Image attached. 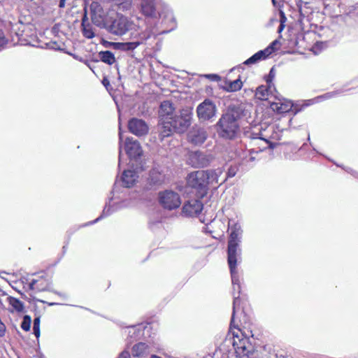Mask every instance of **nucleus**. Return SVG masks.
<instances>
[{
  "label": "nucleus",
  "instance_id": "51",
  "mask_svg": "<svg viewBox=\"0 0 358 358\" xmlns=\"http://www.w3.org/2000/svg\"><path fill=\"white\" fill-rule=\"evenodd\" d=\"M284 24H282V22H281L280 25L278 27V32H281L284 29Z\"/></svg>",
  "mask_w": 358,
  "mask_h": 358
},
{
  "label": "nucleus",
  "instance_id": "52",
  "mask_svg": "<svg viewBox=\"0 0 358 358\" xmlns=\"http://www.w3.org/2000/svg\"><path fill=\"white\" fill-rule=\"evenodd\" d=\"M121 155H122V150H121V145L120 146V152H119V166H120L121 163Z\"/></svg>",
  "mask_w": 358,
  "mask_h": 358
},
{
  "label": "nucleus",
  "instance_id": "5",
  "mask_svg": "<svg viewBox=\"0 0 358 358\" xmlns=\"http://www.w3.org/2000/svg\"><path fill=\"white\" fill-rule=\"evenodd\" d=\"M216 111L215 104L209 99H206L196 108V114L200 122L210 120L215 115Z\"/></svg>",
  "mask_w": 358,
  "mask_h": 358
},
{
  "label": "nucleus",
  "instance_id": "8",
  "mask_svg": "<svg viewBox=\"0 0 358 358\" xmlns=\"http://www.w3.org/2000/svg\"><path fill=\"white\" fill-rule=\"evenodd\" d=\"M213 157L201 151H194L189 153L188 162L194 167H205L213 161Z\"/></svg>",
  "mask_w": 358,
  "mask_h": 358
},
{
  "label": "nucleus",
  "instance_id": "27",
  "mask_svg": "<svg viewBox=\"0 0 358 358\" xmlns=\"http://www.w3.org/2000/svg\"><path fill=\"white\" fill-rule=\"evenodd\" d=\"M243 83L240 79L233 81H225V85L223 88L227 92H236L241 89Z\"/></svg>",
  "mask_w": 358,
  "mask_h": 358
},
{
  "label": "nucleus",
  "instance_id": "55",
  "mask_svg": "<svg viewBox=\"0 0 358 358\" xmlns=\"http://www.w3.org/2000/svg\"><path fill=\"white\" fill-rule=\"evenodd\" d=\"M225 180H226V178H225V179H223L222 182H220V184H221V183H222L223 182H224V181H225Z\"/></svg>",
  "mask_w": 358,
  "mask_h": 358
},
{
  "label": "nucleus",
  "instance_id": "20",
  "mask_svg": "<svg viewBox=\"0 0 358 358\" xmlns=\"http://www.w3.org/2000/svg\"><path fill=\"white\" fill-rule=\"evenodd\" d=\"M165 181V176L158 169H152L150 171L148 182L152 186H159Z\"/></svg>",
  "mask_w": 358,
  "mask_h": 358
},
{
  "label": "nucleus",
  "instance_id": "2",
  "mask_svg": "<svg viewBox=\"0 0 358 358\" xmlns=\"http://www.w3.org/2000/svg\"><path fill=\"white\" fill-rule=\"evenodd\" d=\"M192 108H186L180 110L179 114H175L169 121H165L159 126V132L162 139L170 136L173 131L185 132L191 124L192 117Z\"/></svg>",
  "mask_w": 358,
  "mask_h": 358
},
{
  "label": "nucleus",
  "instance_id": "44",
  "mask_svg": "<svg viewBox=\"0 0 358 358\" xmlns=\"http://www.w3.org/2000/svg\"><path fill=\"white\" fill-rule=\"evenodd\" d=\"M261 140H264L267 144H268V146L270 149H273L274 148L276 147L277 145V143H271V141H269L267 139H265V138H260Z\"/></svg>",
  "mask_w": 358,
  "mask_h": 358
},
{
  "label": "nucleus",
  "instance_id": "31",
  "mask_svg": "<svg viewBox=\"0 0 358 358\" xmlns=\"http://www.w3.org/2000/svg\"><path fill=\"white\" fill-rule=\"evenodd\" d=\"M38 280H32L29 285V287L31 290H36L38 292L45 291L49 289L48 285L44 286L42 283L38 284Z\"/></svg>",
  "mask_w": 358,
  "mask_h": 358
},
{
  "label": "nucleus",
  "instance_id": "49",
  "mask_svg": "<svg viewBox=\"0 0 358 358\" xmlns=\"http://www.w3.org/2000/svg\"><path fill=\"white\" fill-rule=\"evenodd\" d=\"M66 0H59V7L63 8L65 7Z\"/></svg>",
  "mask_w": 358,
  "mask_h": 358
},
{
  "label": "nucleus",
  "instance_id": "18",
  "mask_svg": "<svg viewBox=\"0 0 358 358\" xmlns=\"http://www.w3.org/2000/svg\"><path fill=\"white\" fill-rule=\"evenodd\" d=\"M267 85L259 86L255 91V97L259 100H266L272 94V89L275 90L274 85H271L268 80H266Z\"/></svg>",
  "mask_w": 358,
  "mask_h": 358
},
{
  "label": "nucleus",
  "instance_id": "25",
  "mask_svg": "<svg viewBox=\"0 0 358 358\" xmlns=\"http://www.w3.org/2000/svg\"><path fill=\"white\" fill-rule=\"evenodd\" d=\"M231 276V282L233 285V291L236 290V286L238 287V294L241 293V282H240V277L238 273V270L236 267H229Z\"/></svg>",
  "mask_w": 358,
  "mask_h": 358
},
{
  "label": "nucleus",
  "instance_id": "21",
  "mask_svg": "<svg viewBox=\"0 0 358 358\" xmlns=\"http://www.w3.org/2000/svg\"><path fill=\"white\" fill-rule=\"evenodd\" d=\"M138 176L134 171L125 170L124 171L122 176V181L124 187H130L134 185Z\"/></svg>",
  "mask_w": 358,
  "mask_h": 358
},
{
  "label": "nucleus",
  "instance_id": "3",
  "mask_svg": "<svg viewBox=\"0 0 358 358\" xmlns=\"http://www.w3.org/2000/svg\"><path fill=\"white\" fill-rule=\"evenodd\" d=\"M240 333L241 335L233 334L232 344L236 355L241 358H256L255 356L256 351L250 339L244 336L241 332Z\"/></svg>",
  "mask_w": 358,
  "mask_h": 358
},
{
  "label": "nucleus",
  "instance_id": "16",
  "mask_svg": "<svg viewBox=\"0 0 358 358\" xmlns=\"http://www.w3.org/2000/svg\"><path fill=\"white\" fill-rule=\"evenodd\" d=\"M241 250L238 245L228 244L227 248V262L229 267H236L238 260H240Z\"/></svg>",
  "mask_w": 358,
  "mask_h": 358
},
{
  "label": "nucleus",
  "instance_id": "29",
  "mask_svg": "<svg viewBox=\"0 0 358 358\" xmlns=\"http://www.w3.org/2000/svg\"><path fill=\"white\" fill-rule=\"evenodd\" d=\"M240 303H241L240 294H238L237 296H236V294H234V301H233V311H232V316H231V327H236L235 316H236V313L238 311V310L240 308Z\"/></svg>",
  "mask_w": 358,
  "mask_h": 358
},
{
  "label": "nucleus",
  "instance_id": "41",
  "mask_svg": "<svg viewBox=\"0 0 358 358\" xmlns=\"http://www.w3.org/2000/svg\"><path fill=\"white\" fill-rule=\"evenodd\" d=\"M7 42L8 41L5 38L3 33L1 31H0V50L4 48Z\"/></svg>",
  "mask_w": 358,
  "mask_h": 358
},
{
  "label": "nucleus",
  "instance_id": "17",
  "mask_svg": "<svg viewBox=\"0 0 358 358\" xmlns=\"http://www.w3.org/2000/svg\"><path fill=\"white\" fill-rule=\"evenodd\" d=\"M140 8L141 13L148 17H155L157 0H140Z\"/></svg>",
  "mask_w": 358,
  "mask_h": 358
},
{
  "label": "nucleus",
  "instance_id": "42",
  "mask_svg": "<svg viewBox=\"0 0 358 358\" xmlns=\"http://www.w3.org/2000/svg\"><path fill=\"white\" fill-rule=\"evenodd\" d=\"M117 358H131V355L129 351H122Z\"/></svg>",
  "mask_w": 358,
  "mask_h": 358
},
{
  "label": "nucleus",
  "instance_id": "30",
  "mask_svg": "<svg viewBox=\"0 0 358 358\" xmlns=\"http://www.w3.org/2000/svg\"><path fill=\"white\" fill-rule=\"evenodd\" d=\"M82 26V32L83 36L87 38H92L94 37V32L90 24H83Z\"/></svg>",
  "mask_w": 358,
  "mask_h": 358
},
{
  "label": "nucleus",
  "instance_id": "15",
  "mask_svg": "<svg viewBox=\"0 0 358 358\" xmlns=\"http://www.w3.org/2000/svg\"><path fill=\"white\" fill-rule=\"evenodd\" d=\"M229 229L230 230V234L228 244L239 245L243 232L241 225L238 223L234 222L233 220H229Z\"/></svg>",
  "mask_w": 358,
  "mask_h": 358
},
{
  "label": "nucleus",
  "instance_id": "38",
  "mask_svg": "<svg viewBox=\"0 0 358 358\" xmlns=\"http://www.w3.org/2000/svg\"><path fill=\"white\" fill-rule=\"evenodd\" d=\"M34 334L36 338H38L40 336V317H37L34 320V326H33Z\"/></svg>",
  "mask_w": 358,
  "mask_h": 358
},
{
  "label": "nucleus",
  "instance_id": "46",
  "mask_svg": "<svg viewBox=\"0 0 358 358\" xmlns=\"http://www.w3.org/2000/svg\"><path fill=\"white\" fill-rule=\"evenodd\" d=\"M247 162H252L255 160V157L250 155V152L248 151V155L246 159H245Z\"/></svg>",
  "mask_w": 358,
  "mask_h": 358
},
{
  "label": "nucleus",
  "instance_id": "24",
  "mask_svg": "<svg viewBox=\"0 0 358 358\" xmlns=\"http://www.w3.org/2000/svg\"><path fill=\"white\" fill-rule=\"evenodd\" d=\"M99 57L101 62L108 65L113 64L116 61L114 54L109 50L99 52Z\"/></svg>",
  "mask_w": 358,
  "mask_h": 358
},
{
  "label": "nucleus",
  "instance_id": "39",
  "mask_svg": "<svg viewBox=\"0 0 358 358\" xmlns=\"http://www.w3.org/2000/svg\"><path fill=\"white\" fill-rule=\"evenodd\" d=\"M238 166H231L229 169H228V171H227V177L229 178H232L234 176H235V175L236 174L237 171H238Z\"/></svg>",
  "mask_w": 358,
  "mask_h": 358
},
{
  "label": "nucleus",
  "instance_id": "14",
  "mask_svg": "<svg viewBox=\"0 0 358 358\" xmlns=\"http://www.w3.org/2000/svg\"><path fill=\"white\" fill-rule=\"evenodd\" d=\"M203 208V204L196 199H192L187 201L182 207V213L186 216H195L201 213Z\"/></svg>",
  "mask_w": 358,
  "mask_h": 358
},
{
  "label": "nucleus",
  "instance_id": "19",
  "mask_svg": "<svg viewBox=\"0 0 358 358\" xmlns=\"http://www.w3.org/2000/svg\"><path fill=\"white\" fill-rule=\"evenodd\" d=\"M150 353L149 346L146 343L141 342L134 345L131 350L132 356L138 358L146 357Z\"/></svg>",
  "mask_w": 358,
  "mask_h": 358
},
{
  "label": "nucleus",
  "instance_id": "23",
  "mask_svg": "<svg viewBox=\"0 0 358 358\" xmlns=\"http://www.w3.org/2000/svg\"><path fill=\"white\" fill-rule=\"evenodd\" d=\"M267 52H268V50H259V52L253 55L252 57H250L249 59H248L244 62V64L246 65H250L255 64L261 60L265 59L267 57H268V55L266 54Z\"/></svg>",
  "mask_w": 358,
  "mask_h": 358
},
{
  "label": "nucleus",
  "instance_id": "54",
  "mask_svg": "<svg viewBox=\"0 0 358 358\" xmlns=\"http://www.w3.org/2000/svg\"><path fill=\"white\" fill-rule=\"evenodd\" d=\"M235 292H238V287H237V286H236V290H235V291H234V294H235Z\"/></svg>",
  "mask_w": 358,
  "mask_h": 358
},
{
  "label": "nucleus",
  "instance_id": "45",
  "mask_svg": "<svg viewBox=\"0 0 358 358\" xmlns=\"http://www.w3.org/2000/svg\"><path fill=\"white\" fill-rule=\"evenodd\" d=\"M208 78H211L213 80H218L220 79V76L216 74H209L206 76Z\"/></svg>",
  "mask_w": 358,
  "mask_h": 358
},
{
  "label": "nucleus",
  "instance_id": "36",
  "mask_svg": "<svg viewBox=\"0 0 358 358\" xmlns=\"http://www.w3.org/2000/svg\"><path fill=\"white\" fill-rule=\"evenodd\" d=\"M280 45V41L278 40H275L264 50H268V52H267L266 54L269 56L272 52L277 50L279 48Z\"/></svg>",
  "mask_w": 358,
  "mask_h": 358
},
{
  "label": "nucleus",
  "instance_id": "11",
  "mask_svg": "<svg viewBox=\"0 0 358 358\" xmlns=\"http://www.w3.org/2000/svg\"><path fill=\"white\" fill-rule=\"evenodd\" d=\"M129 131L137 136H142L148 132V126L145 121L138 118H132L128 122Z\"/></svg>",
  "mask_w": 358,
  "mask_h": 358
},
{
  "label": "nucleus",
  "instance_id": "26",
  "mask_svg": "<svg viewBox=\"0 0 358 358\" xmlns=\"http://www.w3.org/2000/svg\"><path fill=\"white\" fill-rule=\"evenodd\" d=\"M7 301L9 305L12 307L11 312L15 311L21 313L24 310V303L19 299L13 296H9L7 298Z\"/></svg>",
  "mask_w": 358,
  "mask_h": 358
},
{
  "label": "nucleus",
  "instance_id": "43",
  "mask_svg": "<svg viewBox=\"0 0 358 358\" xmlns=\"http://www.w3.org/2000/svg\"><path fill=\"white\" fill-rule=\"evenodd\" d=\"M114 48L123 50V43H111Z\"/></svg>",
  "mask_w": 358,
  "mask_h": 358
},
{
  "label": "nucleus",
  "instance_id": "50",
  "mask_svg": "<svg viewBox=\"0 0 358 358\" xmlns=\"http://www.w3.org/2000/svg\"><path fill=\"white\" fill-rule=\"evenodd\" d=\"M119 138H120V143H121V142L122 141V134L120 127L119 128Z\"/></svg>",
  "mask_w": 358,
  "mask_h": 358
},
{
  "label": "nucleus",
  "instance_id": "10",
  "mask_svg": "<svg viewBox=\"0 0 358 358\" xmlns=\"http://www.w3.org/2000/svg\"><path fill=\"white\" fill-rule=\"evenodd\" d=\"M124 149L131 159H137L142 155L143 150L138 141L127 138L124 143Z\"/></svg>",
  "mask_w": 358,
  "mask_h": 358
},
{
  "label": "nucleus",
  "instance_id": "6",
  "mask_svg": "<svg viewBox=\"0 0 358 358\" xmlns=\"http://www.w3.org/2000/svg\"><path fill=\"white\" fill-rule=\"evenodd\" d=\"M159 203L166 209L172 210L180 206L181 201L179 195L173 191L166 190L159 193Z\"/></svg>",
  "mask_w": 358,
  "mask_h": 358
},
{
  "label": "nucleus",
  "instance_id": "47",
  "mask_svg": "<svg viewBox=\"0 0 358 358\" xmlns=\"http://www.w3.org/2000/svg\"><path fill=\"white\" fill-rule=\"evenodd\" d=\"M274 78V74L273 73V69L270 71V73H269V76H268V78L267 79V80L269 81V83L271 84V85H273L272 83V80L273 78Z\"/></svg>",
  "mask_w": 358,
  "mask_h": 358
},
{
  "label": "nucleus",
  "instance_id": "4",
  "mask_svg": "<svg viewBox=\"0 0 358 358\" xmlns=\"http://www.w3.org/2000/svg\"><path fill=\"white\" fill-rule=\"evenodd\" d=\"M132 26V21L127 17L117 14L107 27V30L113 35L122 36L129 31Z\"/></svg>",
  "mask_w": 358,
  "mask_h": 358
},
{
  "label": "nucleus",
  "instance_id": "48",
  "mask_svg": "<svg viewBox=\"0 0 358 358\" xmlns=\"http://www.w3.org/2000/svg\"><path fill=\"white\" fill-rule=\"evenodd\" d=\"M84 22H85V24H90L88 22V17L87 16V13L86 12L85 13V15H83V17L82 19V24H83Z\"/></svg>",
  "mask_w": 358,
  "mask_h": 358
},
{
  "label": "nucleus",
  "instance_id": "12",
  "mask_svg": "<svg viewBox=\"0 0 358 358\" xmlns=\"http://www.w3.org/2000/svg\"><path fill=\"white\" fill-rule=\"evenodd\" d=\"M188 141L194 145H201L207 138V132L203 128L193 127L188 133Z\"/></svg>",
  "mask_w": 358,
  "mask_h": 358
},
{
  "label": "nucleus",
  "instance_id": "7",
  "mask_svg": "<svg viewBox=\"0 0 358 358\" xmlns=\"http://www.w3.org/2000/svg\"><path fill=\"white\" fill-rule=\"evenodd\" d=\"M205 171H197L187 176V185L194 189H203L208 186V177Z\"/></svg>",
  "mask_w": 358,
  "mask_h": 358
},
{
  "label": "nucleus",
  "instance_id": "53",
  "mask_svg": "<svg viewBox=\"0 0 358 358\" xmlns=\"http://www.w3.org/2000/svg\"><path fill=\"white\" fill-rule=\"evenodd\" d=\"M103 83L104 85H106V83H107V84H108V83H109V82H108L106 79H103Z\"/></svg>",
  "mask_w": 358,
  "mask_h": 358
},
{
  "label": "nucleus",
  "instance_id": "1",
  "mask_svg": "<svg viewBox=\"0 0 358 358\" xmlns=\"http://www.w3.org/2000/svg\"><path fill=\"white\" fill-rule=\"evenodd\" d=\"M245 108L242 104L229 106L217 123V131L220 136L226 139L234 138L240 131L238 120L243 114Z\"/></svg>",
  "mask_w": 358,
  "mask_h": 358
},
{
  "label": "nucleus",
  "instance_id": "32",
  "mask_svg": "<svg viewBox=\"0 0 358 358\" xmlns=\"http://www.w3.org/2000/svg\"><path fill=\"white\" fill-rule=\"evenodd\" d=\"M119 9L123 11L128 10L131 7L133 0H114Z\"/></svg>",
  "mask_w": 358,
  "mask_h": 358
},
{
  "label": "nucleus",
  "instance_id": "13",
  "mask_svg": "<svg viewBox=\"0 0 358 358\" xmlns=\"http://www.w3.org/2000/svg\"><path fill=\"white\" fill-rule=\"evenodd\" d=\"M175 114L173 104L169 101H163L160 105L159 115L161 116V122L159 127L163 125L165 121H169Z\"/></svg>",
  "mask_w": 358,
  "mask_h": 358
},
{
  "label": "nucleus",
  "instance_id": "37",
  "mask_svg": "<svg viewBox=\"0 0 358 358\" xmlns=\"http://www.w3.org/2000/svg\"><path fill=\"white\" fill-rule=\"evenodd\" d=\"M31 317L29 315H25L21 324V328L26 331H29L31 327Z\"/></svg>",
  "mask_w": 358,
  "mask_h": 358
},
{
  "label": "nucleus",
  "instance_id": "40",
  "mask_svg": "<svg viewBox=\"0 0 358 358\" xmlns=\"http://www.w3.org/2000/svg\"><path fill=\"white\" fill-rule=\"evenodd\" d=\"M110 207H107L106 206L104 208V209L103 210V212H102V215L99 217L98 218H96L94 221H93L92 223H95L98 220H99L101 217H104V216H107L108 215H110Z\"/></svg>",
  "mask_w": 358,
  "mask_h": 358
},
{
  "label": "nucleus",
  "instance_id": "28",
  "mask_svg": "<svg viewBox=\"0 0 358 358\" xmlns=\"http://www.w3.org/2000/svg\"><path fill=\"white\" fill-rule=\"evenodd\" d=\"M271 107L279 113H287L292 108V103L289 101L286 103H272Z\"/></svg>",
  "mask_w": 358,
  "mask_h": 358
},
{
  "label": "nucleus",
  "instance_id": "9",
  "mask_svg": "<svg viewBox=\"0 0 358 358\" xmlns=\"http://www.w3.org/2000/svg\"><path fill=\"white\" fill-rule=\"evenodd\" d=\"M90 15L92 23L99 27H105L106 13L101 4L93 1L90 6Z\"/></svg>",
  "mask_w": 358,
  "mask_h": 358
},
{
  "label": "nucleus",
  "instance_id": "33",
  "mask_svg": "<svg viewBox=\"0 0 358 358\" xmlns=\"http://www.w3.org/2000/svg\"><path fill=\"white\" fill-rule=\"evenodd\" d=\"M152 35V31L150 29H146L143 32H141L138 36V39L136 42H139L140 45L142 44L144 41L150 38Z\"/></svg>",
  "mask_w": 358,
  "mask_h": 358
},
{
  "label": "nucleus",
  "instance_id": "22",
  "mask_svg": "<svg viewBox=\"0 0 358 358\" xmlns=\"http://www.w3.org/2000/svg\"><path fill=\"white\" fill-rule=\"evenodd\" d=\"M205 172L208 175V185L213 183L218 184L220 182V177L223 174V170L222 168L207 170L205 171Z\"/></svg>",
  "mask_w": 358,
  "mask_h": 358
},
{
  "label": "nucleus",
  "instance_id": "35",
  "mask_svg": "<svg viewBox=\"0 0 358 358\" xmlns=\"http://www.w3.org/2000/svg\"><path fill=\"white\" fill-rule=\"evenodd\" d=\"M138 45H140V43L136 42V41L123 43V51L133 50L136 49Z\"/></svg>",
  "mask_w": 358,
  "mask_h": 358
},
{
  "label": "nucleus",
  "instance_id": "34",
  "mask_svg": "<svg viewBox=\"0 0 358 358\" xmlns=\"http://www.w3.org/2000/svg\"><path fill=\"white\" fill-rule=\"evenodd\" d=\"M234 152L236 156L242 160L245 159L248 155V151L245 150L243 145H238V148L235 149Z\"/></svg>",
  "mask_w": 358,
  "mask_h": 358
}]
</instances>
